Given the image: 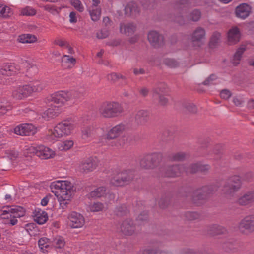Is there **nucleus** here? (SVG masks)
<instances>
[{
    "label": "nucleus",
    "mask_w": 254,
    "mask_h": 254,
    "mask_svg": "<svg viewBox=\"0 0 254 254\" xmlns=\"http://www.w3.org/2000/svg\"><path fill=\"white\" fill-rule=\"evenodd\" d=\"M39 145H32L28 148V151L30 153L35 154L38 156Z\"/></svg>",
    "instance_id": "obj_62"
},
{
    "label": "nucleus",
    "mask_w": 254,
    "mask_h": 254,
    "mask_svg": "<svg viewBox=\"0 0 254 254\" xmlns=\"http://www.w3.org/2000/svg\"><path fill=\"white\" fill-rule=\"evenodd\" d=\"M241 32L237 27H233L227 32V39L229 45H233L238 43L241 39Z\"/></svg>",
    "instance_id": "obj_13"
},
{
    "label": "nucleus",
    "mask_w": 254,
    "mask_h": 254,
    "mask_svg": "<svg viewBox=\"0 0 254 254\" xmlns=\"http://www.w3.org/2000/svg\"><path fill=\"white\" fill-rule=\"evenodd\" d=\"M213 228L215 230V233L216 234H221L224 233L226 232V229L222 226L214 225L213 226Z\"/></svg>",
    "instance_id": "obj_60"
},
{
    "label": "nucleus",
    "mask_w": 254,
    "mask_h": 254,
    "mask_svg": "<svg viewBox=\"0 0 254 254\" xmlns=\"http://www.w3.org/2000/svg\"><path fill=\"white\" fill-rule=\"evenodd\" d=\"M164 64L170 68H177L179 67L180 63L174 59L167 58L164 60Z\"/></svg>",
    "instance_id": "obj_39"
},
{
    "label": "nucleus",
    "mask_w": 254,
    "mask_h": 254,
    "mask_svg": "<svg viewBox=\"0 0 254 254\" xmlns=\"http://www.w3.org/2000/svg\"><path fill=\"white\" fill-rule=\"evenodd\" d=\"M88 11L92 21H98L101 15V8H88Z\"/></svg>",
    "instance_id": "obj_31"
},
{
    "label": "nucleus",
    "mask_w": 254,
    "mask_h": 254,
    "mask_svg": "<svg viewBox=\"0 0 254 254\" xmlns=\"http://www.w3.org/2000/svg\"><path fill=\"white\" fill-rule=\"evenodd\" d=\"M136 28V26L132 23H121L120 30L121 33L130 36L134 33Z\"/></svg>",
    "instance_id": "obj_24"
},
{
    "label": "nucleus",
    "mask_w": 254,
    "mask_h": 254,
    "mask_svg": "<svg viewBox=\"0 0 254 254\" xmlns=\"http://www.w3.org/2000/svg\"><path fill=\"white\" fill-rule=\"evenodd\" d=\"M76 127V125L71 121L64 120L58 124L54 129L49 132L48 139L54 141L58 138L68 136Z\"/></svg>",
    "instance_id": "obj_2"
},
{
    "label": "nucleus",
    "mask_w": 254,
    "mask_h": 254,
    "mask_svg": "<svg viewBox=\"0 0 254 254\" xmlns=\"http://www.w3.org/2000/svg\"><path fill=\"white\" fill-rule=\"evenodd\" d=\"M184 110L186 113H195L197 112V108L193 103H187L184 105Z\"/></svg>",
    "instance_id": "obj_46"
},
{
    "label": "nucleus",
    "mask_w": 254,
    "mask_h": 254,
    "mask_svg": "<svg viewBox=\"0 0 254 254\" xmlns=\"http://www.w3.org/2000/svg\"><path fill=\"white\" fill-rule=\"evenodd\" d=\"M93 131V127L91 126L84 127L82 130V136L83 138L86 139L91 136Z\"/></svg>",
    "instance_id": "obj_47"
},
{
    "label": "nucleus",
    "mask_w": 254,
    "mask_h": 254,
    "mask_svg": "<svg viewBox=\"0 0 254 254\" xmlns=\"http://www.w3.org/2000/svg\"><path fill=\"white\" fill-rule=\"evenodd\" d=\"M33 93L42 91L46 86V84L42 81L36 80L29 83Z\"/></svg>",
    "instance_id": "obj_32"
},
{
    "label": "nucleus",
    "mask_w": 254,
    "mask_h": 254,
    "mask_svg": "<svg viewBox=\"0 0 254 254\" xmlns=\"http://www.w3.org/2000/svg\"><path fill=\"white\" fill-rule=\"evenodd\" d=\"M154 92L158 96L163 95H167L169 93V90L165 86L158 87L155 89Z\"/></svg>",
    "instance_id": "obj_53"
},
{
    "label": "nucleus",
    "mask_w": 254,
    "mask_h": 254,
    "mask_svg": "<svg viewBox=\"0 0 254 254\" xmlns=\"http://www.w3.org/2000/svg\"><path fill=\"white\" fill-rule=\"evenodd\" d=\"M68 225L73 228L82 227L85 224V220L80 214L72 212L68 217Z\"/></svg>",
    "instance_id": "obj_12"
},
{
    "label": "nucleus",
    "mask_w": 254,
    "mask_h": 254,
    "mask_svg": "<svg viewBox=\"0 0 254 254\" xmlns=\"http://www.w3.org/2000/svg\"><path fill=\"white\" fill-rule=\"evenodd\" d=\"M208 165H204L199 163L192 164L189 168L186 167V172L194 173L198 171H205L209 169Z\"/></svg>",
    "instance_id": "obj_26"
},
{
    "label": "nucleus",
    "mask_w": 254,
    "mask_h": 254,
    "mask_svg": "<svg viewBox=\"0 0 254 254\" xmlns=\"http://www.w3.org/2000/svg\"><path fill=\"white\" fill-rule=\"evenodd\" d=\"M25 210L19 206H5L0 208V217L2 219H9L12 217H21L25 215Z\"/></svg>",
    "instance_id": "obj_6"
},
{
    "label": "nucleus",
    "mask_w": 254,
    "mask_h": 254,
    "mask_svg": "<svg viewBox=\"0 0 254 254\" xmlns=\"http://www.w3.org/2000/svg\"><path fill=\"white\" fill-rule=\"evenodd\" d=\"M34 221L39 224H43L48 220V217L47 213L39 208H36L33 212Z\"/></svg>",
    "instance_id": "obj_19"
},
{
    "label": "nucleus",
    "mask_w": 254,
    "mask_h": 254,
    "mask_svg": "<svg viewBox=\"0 0 254 254\" xmlns=\"http://www.w3.org/2000/svg\"><path fill=\"white\" fill-rule=\"evenodd\" d=\"M107 80L110 82H115L120 79H125L126 78L123 75L116 73H111L107 75Z\"/></svg>",
    "instance_id": "obj_42"
},
{
    "label": "nucleus",
    "mask_w": 254,
    "mask_h": 254,
    "mask_svg": "<svg viewBox=\"0 0 254 254\" xmlns=\"http://www.w3.org/2000/svg\"><path fill=\"white\" fill-rule=\"evenodd\" d=\"M140 10L137 4L130 2L127 4L125 8V13L127 16H136L139 15Z\"/></svg>",
    "instance_id": "obj_18"
},
{
    "label": "nucleus",
    "mask_w": 254,
    "mask_h": 254,
    "mask_svg": "<svg viewBox=\"0 0 254 254\" xmlns=\"http://www.w3.org/2000/svg\"><path fill=\"white\" fill-rule=\"evenodd\" d=\"M53 245L55 248L61 249L64 247L65 241L63 237L58 236L53 240Z\"/></svg>",
    "instance_id": "obj_45"
},
{
    "label": "nucleus",
    "mask_w": 254,
    "mask_h": 254,
    "mask_svg": "<svg viewBox=\"0 0 254 254\" xmlns=\"http://www.w3.org/2000/svg\"><path fill=\"white\" fill-rule=\"evenodd\" d=\"M193 198V201L195 203H197V201L205 198L206 195L205 194H201V190H198L196 191Z\"/></svg>",
    "instance_id": "obj_55"
},
{
    "label": "nucleus",
    "mask_w": 254,
    "mask_h": 254,
    "mask_svg": "<svg viewBox=\"0 0 254 254\" xmlns=\"http://www.w3.org/2000/svg\"><path fill=\"white\" fill-rule=\"evenodd\" d=\"M126 142L125 137L119 138L111 142V145L116 147H119L124 146Z\"/></svg>",
    "instance_id": "obj_52"
},
{
    "label": "nucleus",
    "mask_w": 254,
    "mask_h": 254,
    "mask_svg": "<svg viewBox=\"0 0 254 254\" xmlns=\"http://www.w3.org/2000/svg\"><path fill=\"white\" fill-rule=\"evenodd\" d=\"M104 209V205L100 202L94 203L89 206V209L92 212H98Z\"/></svg>",
    "instance_id": "obj_51"
},
{
    "label": "nucleus",
    "mask_w": 254,
    "mask_h": 254,
    "mask_svg": "<svg viewBox=\"0 0 254 254\" xmlns=\"http://www.w3.org/2000/svg\"><path fill=\"white\" fill-rule=\"evenodd\" d=\"M148 40L150 43L154 47L158 46L161 44L163 37L155 31H150L147 36Z\"/></svg>",
    "instance_id": "obj_21"
},
{
    "label": "nucleus",
    "mask_w": 254,
    "mask_h": 254,
    "mask_svg": "<svg viewBox=\"0 0 254 254\" xmlns=\"http://www.w3.org/2000/svg\"><path fill=\"white\" fill-rule=\"evenodd\" d=\"M62 62L64 65L67 64L68 68H72L76 64V59L71 56L64 55L62 58Z\"/></svg>",
    "instance_id": "obj_37"
},
{
    "label": "nucleus",
    "mask_w": 254,
    "mask_h": 254,
    "mask_svg": "<svg viewBox=\"0 0 254 254\" xmlns=\"http://www.w3.org/2000/svg\"><path fill=\"white\" fill-rule=\"evenodd\" d=\"M239 229L242 232H248L254 231V214L250 215L242 219L239 224Z\"/></svg>",
    "instance_id": "obj_11"
},
{
    "label": "nucleus",
    "mask_w": 254,
    "mask_h": 254,
    "mask_svg": "<svg viewBox=\"0 0 254 254\" xmlns=\"http://www.w3.org/2000/svg\"><path fill=\"white\" fill-rule=\"evenodd\" d=\"M135 230V226L131 219H126L121 224L120 231L125 235H131L134 233Z\"/></svg>",
    "instance_id": "obj_15"
},
{
    "label": "nucleus",
    "mask_w": 254,
    "mask_h": 254,
    "mask_svg": "<svg viewBox=\"0 0 254 254\" xmlns=\"http://www.w3.org/2000/svg\"><path fill=\"white\" fill-rule=\"evenodd\" d=\"M82 96V93L77 91H60L52 95L51 101L57 104L58 106H61L69 101L74 103L76 100L80 98Z\"/></svg>",
    "instance_id": "obj_3"
},
{
    "label": "nucleus",
    "mask_w": 254,
    "mask_h": 254,
    "mask_svg": "<svg viewBox=\"0 0 254 254\" xmlns=\"http://www.w3.org/2000/svg\"><path fill=\"white\" fill-rule=\"evenodd\" d=\"M134 177L133 171L130 170L119 172L110 180V183L116 186H122L128 184Z\"/></svg>",
    "instance_id": "obj_5"
},
{
    "label": "nucleus",
    "mask_w": 254,
    "mask_h": 254,
    "mask_svg": "<svg viewBox=\"0 0 254 254\" xmlns=\"http://www.w3.org/2000/svg\"><path fill=\"white\" fill-rule=\"evenodd\" d=\"M188 157V154L184 152H178L172 155V159L174 161H181L185 160Z\"/></svg>",
    "instance_id": "obj_48"
},
{
    "label": "nucleus",
    "mask_w": 254,
    "mask_h": 254,
    "mask_svg": "<svg viewBox=\"0 0 254 254\" xmlns=\"http://www.w3.org/2000/svg\"><path fill=\"white\" fill-rule=\"evenodd\" d=\"M201 17V12L198 9H194L190 12L188 15L189 20L193 22L198 21Z\"/></svg>",
    "instance_id": "obj_36"
},
{
    "label": "nucleus",
    "mask_w": 254,
    "mask_h": 254,
    "mask_svg": "<svg viewBox=\"0 0 254 254\" xmlns=\"http://www.w3.org/2000/svg\"><path fill=\"white\" fill-rule=\"evenodd\" d=\"M221 37V35L220 32L217 31L213 32L210 41V46H214L218 44L220 41Z\"/></svg>",
    "instance_id": "obj_43"
},
{
    "label": "nucleus",
    "mask_w": 254,
    "mask_h": 254,
    "mask_svg": "<svg viewBox=\"0 0 254 254\" xmlns=\"http://www.w3.org/2000/svg\"><path fill=\"white\" fill-rule=\"evenodd\" d=\"M220 97L225 100L228 99L231 96V93L229 90H223L220 93Z\"/></svg>",
    "instance_id": "obj_59"
},
{
    "label": "nucleus",
    "mask_w": 254,
    "mask_h": 254,
    "mask_svg": "<svg viewBox=\"0 0 254 254\" xmlns=\"http://www.w3.org/2000/svg\"><path fill=\"white\" fill-rule=\"evenodd\" d=\"M17 40L22 43H31L37 41L36 37L34 35L29 34H22L19 36Z\"/></svg>",
    "instance_id": "obj_30"
},
{
    "label": "nucleus",
    "mask_w": 254,
    "mask_h": 254,
    "mask_svg": "<svg viewBox=\"0 0 254 254\" xmlns=\"http://www.w3.org/2000/svg\"><path fill=\"white\" fill-rule=\"evenodd\" d=\"M74 144L73 141L65 140L58 143V148L61 151H67L71 149Z\"/></svg>",
    "instance_id": "obj_34"
},
{
    "label": "nucleus",
    "mask_w": 254,
    "mask_h": 254,
    "mask_svg": "<svg viewBox=\"0 0 254 254\" xmlns=\"http://www.w3.org/2000/svg\"><path fill=\"white\" fill-rule=\"evenodd\" d=\"M99 161L96 157H90L82 161L79 165V171L88 173L94 171L98 166Z\"/></svg>",
    "instance_id": "obj_9"
},
{
    "label": "nucleus",
    "mask_w": 254,
    "mask_h": 254,
    "mask_svg": "<svg viewBox=\"0 0 254 254\" xmlns=\"http://www.w3.org/2000/svg\"><path fill=\"white\" fill-rule=\"evenodd\" d=\"M177 5L181 10V14L183 16H186L190 5L189 1L187 0H180Z\"/></svg>",
    "instance_id": "obj_35"
},
{
    "label": "nucleus",
    "mask_w": 254,
    "mask_h": 254,
    "mask_svg": "<svg viewBox=\"0 0 254 254\" xmlns=\"http://www.w3.org/2000/svg\"><path fill=\"white\" fill-rule=\"evenodd\" d=\"M71 5L79 12H82L84 10V7L82 2L79 0H72L71 1Z\"/></svg>",
    "instance_id": "obj_50"
},
{
    "label": "nucleus",
    "mask_w": 254,
    "mask_h": 254,
    "mask_svg": "<svg viewBox=\"0 0 254 254\" xmlns=\"http://www.w3.org/2000/svg\"><path fill=\"white\" fill-rule=\"evenodd\" d=\"M251 12V7L246 3L241 4L235 9L236 15L237 17L244 19L246 18Z\"/></svg>",
    "instance_id": "obj_17"
},
{
    "label": "nucleus",
    "mask_w": 254,
    "mask_h": 254,
    "mask_svg": "<svg viewBox=\"0 0 254 254\" xmlns=\"http://www.w3.org/2000/svg\"><path fill=\"white\" fill-rule=\"evenodd\" d=\"M12 96L14 98L18 100H21L25 98L22 86L18 87L13 91Z\"/></svg>",
    "instance_id": "obj_38"
},
{
    "label": "nucleus",
    "mask_w": 254,
    "mask_h": 254,
    "mask_svg": "<svg viewBox=\"0 0 254 254\" xmlns=\"http://www.w3.org/2000/svg\"><path fill=\"white\" fill-rule=\"evenodd\" d=\"M254 201V191L246 192L238 199V203L241 205H247Z\"/></svg>",
    "instance_id": "obj_23"
},
{
    "label": "nucleus",
    "mask_w": 254,
    "mask_h": 254,
    "mask_svg": "<svg viewBox=\"0 0 254 254\" xmlns=\"http://www.w3.org/2000/svg\"><path fill=\"white\" fill-rule=\"evenodd\" d=\"M106 189L104 187H100L90 192L92 197H101L105 194Z\"/></svg>",
    "instance_id": "obj_40"
},
{
    "label": "nucleus",
    "mask_w": 254,
    "mask_h": 254,
    "mask_svg": "<svg viewBox=\"0 0 254 254\" xmlns=\"http://www.w3.org/2000/svg\"><path fill=\"white\" fill-rule=\"evenodd\" d=\"M38 244L40 249L44 251H47V249L51 244V242L49 239L46 237H42L39 239Z\"/></svg>",
    "instance_id": "obj_41"
},
{
    "label": "nucleus",
    "mask_w": 254,
    "mask_h": 254,
    "mask_svg": "<svg viewBox=\"0 0 254 254\" xmlns=\"http://www.w3.org/2000/svg\"><path fill=\"white\" fill-rule=\"evenodd\" d=\"M205 37V29L202 27H197L192 32L190 40L194 45L200 46L204 43Z\"/></svg>",
    "instance_id": "obj_10"
},
{
    "label": "nucleus",
    "mask_w": 254,
    "mask_h": 254,
    "mask_svg": "<svg viewBox=\"0 0 254 254\" xmlns=\"http://www.w3.org/2000/svg\"><path fill=\"white\" fill-rule=\"evenodd\" d=\"M22 87L24 90L25 98L31 95L33 93L29 83L28 84L23 85Z\"/></svg>",
    "instance_id": "obj_56"
},
{
    "label": "nucleus",
    "mask_w": 254,
    "mask_h": 254,
    "mask_svg": "<svg viewBox=\"0 0 254 254\" xmlns=\"http://www.w3.org/2000/svg\"><path fill=\"white\" fill-rule=\"evenodd\" d=\"M246 50V46L245 45H241L237 49L232 59V63L235 65H237L239 63L242 55Z\"/></svg>",
    "instance_id": "obj_27"
},
{
    "label": "nucleus",
    "mask_w": 254,
    "mask_h": 254,
    "mask_svg": "<svg viewBox=\"0 0 254 254\" xmlns=\"http://www.w3.org/2000/svg\"><path fill=\"white\" fill-rule=\"evenodd\" d=\"M19 70V68L15 64H7L0 68V73L3 75L12 76L17 74Z\"/></svg>",
    "instance_id": "obj_16"
},
{
    "label": "nucleus",
    "mask_w": 254,
    "mask_h": 254,
    "mask_svg": "<svg viewBox=\"0 0 254 254\" xmlns=\"http://www.w3.org/2000/svg\"><path fill=\"white\" fill-rule=\"evenodd\" d=\"M127 210L125 206H121L117 208L116 214L118 216H122L127 213Z\"/></svg>",
    "instance_id": "obj_58"
},
{
    "label": "nucleus",
    "mask_w": 254,
    "mask_h": 254,
    "mask_svg": "<svg viewBox=\"0 0 254 254\" xmlns=\"http://www.w3.org/2000/svg\"><path fill=\"white\" fill-rule=\"evenodd\" d=\"M38 156L42 159L53 158L55 155V152L51 148L42 145H39Z\"/></svg>",
    "instance_id": "obj_20"
},
{
    "label": "nucleus",
    "mask_w": 254,
    "mask_h": 254,
    "mask_svg": "<svg viewBox=\"0 0 254 254\" xmlns=\"http://www.w3.org/2000/svg\"><path fill=\"white\" fill-rule=\"evenodd\" d=\"M69 22L71 23H75L77 22V17L75 12H71L69 14Z\"/></svg>",
    "instance_id": "obj_64"
},
{
    "label": "nucleus",
    "mask_w": 254,
    "mask_h": 254,
    "mask_svg": "<svg viewBox=\"0 0 254 254\" xmlns=\"http://www.w3.org/2000/svg\"><path fill=\"white\" fill-rule=\"evenodd\" d=\"M125 125L122 124H118L112 127L106 134L107 139H114L118 138L125 131Z\"/></svg>",
    "instance_id": "obj_14"
},
{
    "label": "nucleus",
    "mask_w": 254,
    "mask_h": 254,
    "mask_svg": "<svg viewBox=\"0 0 254 254\" xmlns=\"http://www.w3.org/2000/svg\"><path fill=\"white\" fill-rule=\"evenodd\" d=\"M44 10L51 13L53 15H56L59 13L60 11V8L56 7L53 5L46 4L42 6Z\"/></svg>",
    "instance_id": "obj_44"
},
{
    "label": "nucleus",
    "mask_w": 254,
    "mask_h": 254,
    "mask_svg": "<svg viewBox=\"0 0 254 254\" xmlns=\"http://www.w3.org/2000/svg\"><path fill=\"white\" fill-rule=\"evenodd\" d=\"M123 110V108L120 103L115 102H107L101 104L99 112L102 117L112 118L120 115Z\"/></svg>",
    "instance_id": "obj_4"
},
{
    "label": "nucleus",
    "mask_w": 254,
    "mask_h": 254,
    "mask_svg": "<svg viewBox=\"0 0 254 254\" xmlns=\"http://www.w3.org/2000/svg\"><path fill=\"white\" fill-rule=\"evenodd\" d=\"M183 172H186V167L184 165H173L168 167L166 175L168 177H175L180 175Z\"/></svg>",
    "instance_id": "obj_22"
},
{
    "label": "nucleus",
    "mask_w": 254,
    "mask_h": 254,
    "mask_svg": "<svg viewBox=\"0 0 254 254\" xmlns=\"http://www.w3.org/2000/svg\"><path fill=\"white\" fill-rule=\"evenodd\" d=\"M21 14L25 16H33L35 15L36 10L31 7L27 6L20 11Z\"/></svg>",
    "instance_id": "obj_49"
},
{
    "label": "nucleus",
    "mask_w": 254,
    "mask_h": 254,
    "mask_svg": "<svg viewBox=\"0 0 254 254\" xmlns=\"http://www.w3.org/2000/svg\"><path fill=\"white\" fill-rule=\"evenodd\" d=\"M13 14L12 9L9 6L3 4H0V17L7 18Z\"/></svg>",
    "instance_id": "obj_29"
},
{
    "label": "nucleus",
    "mask_w": 254,
    "mask_h": 254,
    "mask_svg": "<svg viewBox=\"0 0 254 254\" xmlns=\"http://www.w3.org/2000/svg\"><path fill=\"white\" fill-rule=\"evenodd\" d=\"M146 155L144 156L140 161L141 166L146 169H150L154 167L151 161H146Z\"/></svg>",
    "instance_id": "obj_54"
},
{
    "label": "nucleus",
    "mask_w": 254,
    "mask_h": 254,
    "mask_svg": "<svg viewBox=\"0 0 254 254\" xmlns=\"http://www.w3.org/2000/svg\"><path fill=\"white\" fill-rule=\"evenodd\" d=\"M165 95H160L159 96V102L162 105H165L167 104L168 100L165 97Z\"/></svg>",
    "instance_id": "obj_63"
},
{
    "label": "nucleus",
    "mask_w": 254,
    "mask_h": 254,
    "mask_svg": "<svg viewBox=\"0 0 254 254\" xmlns=\"http://www.w3.org/2000/svg\"><path fill=\"white\" fill-rule=\"evenodd\" d=\"M61 112V109L58 107L55 106L54 108L47 109L43 113L42 116L44 119L48 120L50 118L57 116Z\"/></svg>",
    "instance_id": "obj_28"
},
{
    "label": "nucleus",
    "mask_w": 254,
    "mask_h": 254,
    "mask_svg": "<svg viewBox=\"0 0 254 254\" xmlns=\"http://www.w3.org/2000/svg\"><path fill=\"white\" fill-rule=\"evenodd\" d=\"M144 254H169L168 253L165 252H160L157 250L151 249L146 250L144 252Z\"/></svg>",
    "instance_id": "obj_61"
},
{
    "label": "nucleus",
    "mask_w": 254,
    "mask_h": 254,
    "mask_svg": "<svg viewBox=\"0 0 254 254\" xmlns=\"http://www.w3.org/2000/svg\"><path fill=\"white\" fill-rule=\"evenodd\" d=\"M242 186L240 177L238 176H234L227 181L224 186V193L228 196H232L235 193L239 190Z\"/></svg>",
    "instance_id": "obj_7"
},
{
    "label": "nucleus",
    "mask_w": 254,
    "mask_h": 254,
    "mask_svg": "<svg viewBox=\"0 0 254 254\" xmlns=\"http://www.w3.org/2000/svg\"><path fill=\"white\" fill-rule=\"evenodd\" d=\"M50 187L51 192L57 197L60 207L66 208L72 199V184L67 180H58L52 182Z\"/></svg>",
    "instance_id": "obj_1"
},
{
    "label": "nucleus",
    "mask_w": 254,
    "mask_h": 254,
    "mask_svg": "<svg viewBox=\"0 0 254 254\" xmlns=\"http://www.w3.org/2000/svg\"><path fill=\"white\" fill-rule=\"evenodd\" d=\"M162 155L159 153H153L146 155V161H151L154 167L161 160Z\"/></svg>",
    "instance_id": "obj_33"
},
{
    "label": "nucleus",
    "mask_w": 254,
    "mask_h": 254,
    "mask_svg": "<svg viewBox=\"0 0 254 254\" xmlns=\"http://www.w3.org/2000/svg\"><path fill=\"white\" fill-rule=\"evenodd\" d=\"M22 87L24 90L25 98L31 95L33 93L29 83L28 84L23 85Z\"/></svg>",
    "instance_id": "obj_57"
},
{
    "label": "nucleus",
    "mask_w": 254,
    "mask_h": 254,
    "mask_svg": "<svg viewBox=\"0 0 254 254\" xmlns=\"http://www.w3.org/2000/svg\"><path fill=\"white\" fill-rule=\"evenodd\" d=\"M149 118V113L147 110L140 109L136 111L135 115V121L140 124L147 122Z\"/></svg>",
    "instance_id": "obj_25"
},
{
    "label": "nucleus",
    "mask_w": 254,
    "mask_h": 254,
    "mask_svg": "<svg viewBox=\"0 0 254 254\" xmlns=\"http://www.w3.org/2000/svg\"><path fill=\"white\" fill-rule=\"evenodd\" d=\"M37 132V128L31 123L20 124L14 129V132L21 136L33 135Z\"/></svg>",
    "instance_id": "obj_8"
}]
</instances>
